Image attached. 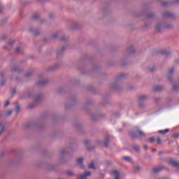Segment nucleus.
<instances>
[{"instance_id":"nucleus-5","label":"nucleus","mask_w":179,"mask_h":179,"mask_svg":"<svg viewBox=\"0 0 179 179\" xmlns=\"http://www.w3.org/2000/svg\"><path fill=\"white\" fill-rule=\"evenodd\" d=\"M11 72H20V71H22L20 69V67L16 66V65H14L11 67Z\"/></svg>"},{"instance_id":"nucleus-50","label":"nucleus","mask_w":179,"mask_h":179,"mask_svg":"<svg viewBox=\"0 0 179 179\" xmlns=\"http://www.w3.org/2000/svg\"><path fill=\"white\" fill-rule=\"evenodd\" d=\"M64 151H62V155H64Z\"/></svg>"},{"instance_id":"nucleus-21","label":"nucleus","mask_w":179,"mask_h":179,"mask_svg":"<svg viewBox=\"0 0 179 179\" xmlns=\"http://www.w3.org/2000/svg\"><path fill=\"white\" fill-rule=\"evenodd\" d=\"M154 90L155 92H160V90H162V87H155Z\"/></svg>"},{"instance_id":"nucleus-2","label":"nucleus","mask_w":179,"mask_h":179,"mask_svg":"<svg viewBox=\"0 0 179 179\" xmlns=\"http://www.w3.org/2000/svg\"><path fill=\"white\" fill-rule=\"evenodd\" d=\"M13 43H15V41L13 40H10L8 43L6 44L4 48L6 50H10V48H12V45H13Z\"/></svg>"},{"instance_id":"nucleus-44","label":"nucleus","mask_w":179,"mask_h":179,"mask_svg":"<svg viewBox=\"0 0 179 179\" xmlns=\"http://www.w3.org/2000/svg\"><path fill=\"white\" fill-rule=\"evenodd\" d=\"M83 59H87V56L85 55V56L83 57Z\"/></svg>"},{"instance_id":"nucleus-19","label":"nucleus","mask_w":179,"mask_h":179,"mask_svg":"<svg viewBox=\"0 0 179 179\" xmlns=\"http://www.w3.org/2000/svg\"><path fill=\"white\" fill-rule=\"evenodd\" d=\"M164 16V17H173V14L171 13H165Z\"/></svg>"},{"instance_id":"nucleus-41","label":"nucleus","mask_w":179,"mask_h":179,"mask_svg":"<svg viewBox=\"0 0 179 179\" xmlns=\"http://www.w3.org/2000/svg\"><path fill=\"white\" fill-rule=\"evenodd\" d=\"M0 76L3 78L5 76V73H3V72L0 73Z\"/></svg>"},{"instance_id":"nucleus-30","label":"nucleus","mask_w":179,"mask_h":179,"mask_svg":"<svg viewBox=\"0 0 179 179\" xmlns=\"http://www.w3.org/2000/svg\"><path fill=\"white\" fill-rule=\"evenodd\" d=\"M38 17H39L38 14H34V15H33V18H34V19H38Z\"/></svg>"},{"instance_id":"nucleus-7","label":"nucleus","mask_w":179,"mask_h":179,"mask_svg":"<svg viewBox=\"0 0 179 179\" xmlns=\"http://www.w3.org/2000/svg\"><path fill=\"white\" fill-rule=\"evenodd\" d=\"M6 129V127H5V124L0 123V135H2V134L5 132Z\"/></svg>"},{"instance_id":"nucleus-40","label":"nucleus","mask_w":179,"mask_h":179,"mask_svg":"<svg viewBox=\"0 0 179 179\" xmlns=\"http://www.w3.org/2000/svg\"><path fill=\"white\" fill-rule=\"evenodd\" d=\"M1 38H2L3 40H5V38H6V34L2 35V36H1Z\"/></svg>"},{"instance_id":"nucleus-38","label":"nucleus","mask_w":179,"mask_h":179,"mask_svg":"<svg viewBox=\"0 0 179 179\" xmlns=\"http://www.w3.org/2000/svg\"><path fill=\"white\" fill-rule=\"evenodd\" d=\"M8 106H9V102L8 101H6L5 104H4V107H8Z\"/></svg>"},{"instance_id":"nucleus-3","label":"nucleus","mask_w":179,"mask_h":179,"mask_svg":"<svg viewBox=\"0 0 179 179\" xmlns=\"http://www.w3.org/2000/svg\"><path fill=\"white\" fill-rule=\"evenodd\" d=\"M113 174L114 179H122L118 171H113Z\"/></svg>"},{"instance_id":"nucleus-13","label":"nucleus","mask_w":179,"mask_h":179,"mask_svg":"<svg viewBox=\"0 0 179 179\" xmlns=\"http://www.w3.org/2000/svg\"><path fill=\"white\" fill-rule=\"evenodd\" d=\"M84 146H85L87 149H90V141L86 140L85 141H84Z\"/></svg>"},{"instance_id":"nucleus-45","label":"nucleus","mask_w":179,"mask_h":179,"mask_svg":"<svg viewBox=\"0 0 179 179\" xmlns=\"http://www.w3.org/2000/svg\"><path fill=\"white\" fill-rule=\"evenodd\" d=\"M148 145H144V149H145V150H148Z\"/></svg>"},{"instance_id":"nucleus-29","label":"nucleus","mask_w":179,"mask_h":179,"mask_svg":"<svg viewBox=\"0 0 179 179\" xmlns=\"http://www.w3.org/2000/svg\"><path fill=\"white\" fill-rule=\"evenodd\" d=\"M157 143L158 145H162V140H160V138H157Z\"/></svg>"},{"instance_id":"nucleus-39","label":"nucleus","mask_w":179,"mask_h":179,"mask_svg":"<svg viewBox=\"0 0 179 179\" xmlns=\"http://www.w3.org/2000/svg\"><path fill=\"white\" fill-rule=\"evenodd\" d=\"M174 72V69H171L169 70V73L171 75Z\"/></svg>"},{"instance_id":"nucleus-48","label":"nucleus","mask_w":179,"mask_h":179,"mask_svg":"<svg viewBox=\"0 0 179 179\" xmlns=\"http://www.w3.org/2000/svg\"><path fill=\"white\" fill-rule=\"evenodd\" d=\"M174 138H177V136L176 134H173Z\"/></svg>"},{"instance_id":"nucleus-1","label":"nucleus","mask_w":179,"mask_h":179,"mask_svg":"<svg viewBox=\"0 0 179 179\" xmlns=\"http://www.w3.org/2000/svg\"><path fill=\"white\" fill-rule=\"evenodd\" d=\"M47 83H48V80L40 77L38 81V85L39 86H44V85H47Z\"/></svg>"},{"instance_id":"nucleus-25","label":"nucleus","mask_w":179,"mask_h":179,"mask_svg":"<svg viewBox=\"0 0 179 179\" xmlns=\"http://www.w3.org/2000/svg\"><path fill=\"white\" fill-rule=\"evenodd\" d=\"M15 110L17 113H20V106L19 105H17L15 108Z\"/></svg>"},{"instance_id":"nucleus-14","label":"nucleus","mask_w":179,"mask_h":179,"mask_svg":"<svg viewBox=\"0 0 179 179\" xmlns=\"http://www.w3.org/2000/svg\"><path fill=\"white\" fill-rule=\"evenodd\" d=\"M169 132H170V129H169L159 131V134H161L162 135H166V134H169Z\"/></svg>"},{"instance_id":"nucleus-4","label":"nucleus","mask_w":179,"mask_h":179,"mask_svg":"<svg viewBox=\"0 0 179 179\" xmlns=\"http://www.w3.org/2000/svg\"><path fill=\"white\" fill-rule=\"evenodd\" d=\"M169 164H171V166H173V167H179V163L173 160V159H170L169 161Z\"/></svg>"},{"instance_id":"nucleus-53","label":"nucleus","mask_w":179,"mask_h":179,"mask_svg":"<svg viewBox=\"0 0 179 179\" xmlns=\"http://www.w3.org/2000/svg\"><path fill=\"white\" fill-rule=\"evenodd\" d=\"M140 107H142V105H140Z\"/></svg>"},{"instance_id":"nucleus-27","label":"nucleus","mask_w":179,"mask_h":179,"mask_svg":"<svg viewBox=\"0 0 179 179\" xmlns=\"http://www.w3.org/2000/svg\"><path fill=\"white\" fill-rule=\"evenodd\" d=\"M90 106V103L87 102L84 105V108H87Z\"/></svg>"},{"instance_id":"nucleus-20","label":"nucleus","mask_w":179,"mask_h":179,"mask_svg":"<svg viewBox=\"0 0 179 179\" xmlns=\"http://www.w3.org/2000/svg\"><path fill=\"white\" fill-rule=\"evenodd\" d=\"M32 94L31 92H27V96L22 97V99H29V97H31Z\"/></svg>"},{"instance_id":"nucleus-12","label":"nucleus","mask_w":179,"mask_h":179,"mask_svg":"<svg viewBox=\"0 0 179 179\" xmlns=\"http://www.w3.org/2000/svg\"><path fill=\"white\" fill-rule=\"evenodd\" d=\"M65 50H66V48L65 47H62L57 50V54H58V55H61V54H62Z\"/></svg>"},{"instance_id":"nucleus-16","label":"nucleus","mask_w":179,"mask_h":179,"mask_svg":"<svg viewBox=\"0 0 179 179\" xmlns=\"http://www.w3.org/2000/svg\"><path fill=\"white\" fill-rule=\"evenodd\" d=\"M162 169L163 168H162V167L155 168V169H152V173H159V171H161Z\"/></svg>"},{"instance_id":"nucleus-31","label":"nucleus","mask_w":179,"mask_h":179,"mask_svg":"<svg viewBox=\"0 0 179 179\" xmlns=\"http://www.w3.org/2000/svg\"><path fill=\"white\" fill-rule=\"evenodd\" d=\"M55 16V15L54 14H52V13L49 14L50 19H54Z\"/></svg>"},{"instance_id":"nucleus-47","label":"nucleus","mask_w":179,"mask_h":179,"mask_svg":"<svg viewBox=\"0 0 179 179\" xmlns=\"http://www.w3.org/2000/svg\"><path fill=\"white\" fill-rule=\"evenodd\" d=\"M91 120H94L92 115H91Z\"/></svg>"},{"instance_id":"nucleus-49","label":"nucleus","mask_w":179,"mask_h":179,"mask_svg":"<svg viewBox=\"0 0 179 179\" xmlns=\"http://www.w3.org/2000/svg\"><path fill=\"white\" fill-rule=\"evenodd\" d=\"M164 6H166V3H163Z\"/></svg>"},{"instance_id":"nucleus-37","label":"nucleus","mask_w":179,"mask_h":179,"mask_svg":"<svg viewBox=\"0 0 179 179\" xmlns=\"http://www.w3.org/2000/svg\"><path fill=\"white\" fill-rule=\"evenodd\" d=\"M0 83H1V86H3V85H5V81L3 80H1L0 81Z\"/></svg>"},{"instance_id":"nucleus-23","label":"nucleus","mask_w":179,"mask_h":179,"mask_svg":"<svg viewBox=\"0 0 179 179\" xmlns=\"http://www.w3.org/2000/svg\"><path fill=\"white\" fill-rule=\"evenodd\" d=\"M57 37H58V33L57 32L53 34V35L52 36V40H54V38H57Z\"/></svg>"},{"instance_id":"nucleus-43","label":"nucleus","mask_w":179,"mask_h":179,"mask_svg":"<svg viewBox=\"0 0 179 179\" xmlns=\"http://www.w3.org/2000/svg\"><path fill=\"white\" fill-rule=\"evenodd\" d=\"M176 86V85L175 84V85H173V89H174V90H177V89H178Z\"/></svg>"},{"instance_id":"nucleus-42","label":"nucleus","mask_w":179,"mask_h":179,"mask_svg":"<svg viewBox=\"0 0 179 179\" xmlns=\"http://www.w3.org/2000/svg\"><path fill=\"white\" fill-rule=\"evenodd\" d=\"M15 92H16V90H13L11 91L12 94H15Z\"/></svg>"},{"instance_id":"nucleus-22","label":"nucleus","mask_w":179,"mask_h":179,"mask_svg":"<svg viewBox=\"0 0 179 179\" xmlns=\"http://www.w3.org/2000/svg\"><path fill=\"white\" fill-rule=\"evenodd\" d=\"M123 160H125V162H131V157H124Z\"/></svg>"},{"instance_id":"nucleus-9","label":"nucleus","mask_w":179,"mask_h":179,"mask_svg":"<svg viewBox=\"0 0 179 179\" xmlns=\"http://www.w3.org/2000/svg\"><path fill=\"white\" fill-rule=\"evenodd\" d=\"M84 160H85V159H83V158H79L77 160L78 166H79L81 169H83V165H82V163H83Z\"/></svg>"},{"instance_id":"nucleus-6","label":"nucleus","mask_w":179,"mask_h":179,"mask_svg":"<svg viewBox=\"0 0 179 179\" xmlns=\"http://www.w3.org/2000/svg\"><path fill=\"white\" fill-rule=\"evenodd\" d=\"M43 100V96L41 94L36 95L34 97V101L35 103H40Z\"/></svg>"},{"instance_id":"nucleus-18","label":"nucleus","mask_w":179,"mask_h":179,"mask_svg":"<svg viewBox=\"0 0 179 179\" xmlns=\"http://www.w3.org/2000/svg\"><path fill=\"white\" fill-rule=\"evenodd\" d=\"M67 40H69V36H63L61 38V41H66Z\"/></svg>"},{"instance_id":"nucleus-24","label":"nucleus","mask_w":179,"mask_h":179,"mask_svg":"<svg viewBox=\"0 0 179 179\" xmlns=\"http://www.w3.org/2000/svg\"><path fill=\"white\" fill-rule=\"evenodd\" d=\"M67 176H73V171H66Z\"/></svg>"},{"instance_id":"nucleus-51","label":"nucleus","mask_w":179,"mask_h":179,"mask_svg":"<svg viewBox=\"0 0 179 179\" xmlns=\"http://www.w3.org/2000/svg\"><path fill=\"white\" fill-rule=\"evenodd\" d=\"M163 54H167V52H163Z\"/></svg>"},{"instance_id":"nucleus-10","label":"nucleus","mask_w":179,"mask_h":179,"mask_svg":"<svg viewBox=\"0 0 179 179\" xmlns=\"http://www.w3.org/2000/svg\"><path fill=\"white\" fill-rule=\"evenodd\" d=\"M71 29H72L73 30H76L77 29H79V24H78V22L72 23Z\"/></svg>"},{"instance_id":"nucleus-36","label":"nucleus","mask_w":179,"mask_h":179,"mask_svg":"<svg viewBox=\"0 0 179 179\" xmlns=\"http://www.w3.org/2000/svg\"><path fill=\"white\" fill-rule=\"evenodd\" d=\"M145 99H146V96H140V100H145Z\"/></svg>"},{"instance_id":"nucleus-17","label":"nucleus","mask_w":179,"mask_h":179,"mask_svg":"<svg viewBox=\"0 0 179 179\" xmlns=\"http://www.w3.org/2000/svg\"><path fill=\"white\" fill-rule=\"evenodd\" d=\"M90 169H92V170H96V169H97V166H96L94 162H92L90 163Z\"/></svg>"},{"instance_id":"nucleus-32","label":"nucleus","mask_w":179,"mask_h":179,"mask_svg":"<svg viewBox=\"0 0 179 179\" xmlns=\"http://www.w3.org/2000/svg\"><path fill=\"white\" fill-rule=\"evenodd\" d=\"M155 141H156V139H155V138L152 137L149 139V141L152 143L155 142Z\"/></svg>"},{"instance_id":"nucleus-52","label":"nucleus","mask_w":179,"mask_h":179,"mask_svg":"<svg viewBox=\"0 0 179 179\" xmlns=\"http://www.w3.org/2000/svg\"><path fill=\"white\" fill-rule=\"evenodd\" d=\"M151 72H153V70H151Z\"/></svg>"},{"instance_id":"nucleus-8","label":"nucleus","mask_w":179,"mask_h":179,"mask_svg":"<svg viewBox=\"0 0 179 179\" xmlns=\"http://www.w3.org/2000/svg\"><path fill=\"white\" fill-rule=\"evenodd\" d=\"M138 136H145V134L143 131L138 130L136 132V135H134V138H138Z\"/></svg>"},{"instance_id":"nucleus-33","label":"nucleus","mask_w":179,"mask_h":179,"mask_svg":"<svg viewBox=\"0 0 179 179\" xmlns=\"http://www.w3.org/2000/svg\"><path fill=\"white\" fill-rule=\"evenodd\" d=\"M161 26L159 25H157V27H156V29L158 31H161L160 29H161Z\"/></svg>"},{"instance_id":"nucleus-35","label":"nucleus","mask_w":179,"mask_h":179,"mask_svg":"<svg viewBox=\"0 0 179 179\" xmlns=\"http://www.w3.org/2000/svg\"><path fill=\"white\" fill-rule=\"evenodd\" d=\"M12 114V110H8L6 113V115L9 116Z\"/></svg>"},{"instance_id":"nucleus-34","label":"nucleus","mask_w":179,"mask_h":179,"mask_svg":"<svg viewBox=\"0 0 179 179\" xmlns=\"http://www.w3.org/2000/svg\"><path fill=\"white\" fill-rule=\"evenodd\" d=\"M134 150H135L136 152H139V147L135 146V147H134Z\"/></svg>"},{"instance_id":"nucleus-46","label":"nucleus","mask_w":179,"mask_h":179,"mask_svg":"<svg viewBox=\"0 0 179 179\" xmlns=\"http://www.w3.org/2000/svg\"><path fill=\"white\" fill-rule=\"evenodd\" d=\"M136 170H141V168L139 166H137Z\"/></svg>"},{"instance_id":"nucleus-28","label":"nucleus","mask_w":179,"mask_h":179,"mask_svg":"<svg viewBox=\"0 0 179 179\" xmlns=\"http://www.w3.org/2000/svg\"><path fill=\"white\" fill-rule=\"evenodd\" d=\"M29 76H31V72H28L25 74L26 78H29Z\"/></svg>"},{"instance_id":"nucleus-11","label":"nucleus","mask_w":179,"mask_h":179,"mask_svg":"<svg viewBox=\"0 0 179 179\" xmlns=\"http://www.w3.org/2000/svg\"><path fill=\"white\" fill-rule=\"evenodd\" d=\"M89 176H90V172H87L84 175L80 176L78 179H86L87 177H89Z\"/></svg>"},{"instance_id":"nucleus-26","label":"nucleus","mask_w":179,"mask_h":179,"mask_svg":"<svg viewBox=\"0 0 179 179\" xmlns=\"http://www.w3.org/2000/svg\"><path fill=\"white\" fill-rule=\"evenodd\" d=\"M108 142H110V140H106V141H105V143H104V146L106 147V148H107V146H108Z\"/></svg>"},{"instance_id":"nucleus-15","label":"nucleus","mask_w":179,"mask_h":179,"mask_svg":"<svg viewBox=\"0 0 179 179\" xmlns=\"http://www.w3.org/2000/svg\"><path fill=\"white\" fill-rule=\"evenodd\" d=\"M15 52L17 54H22V52H23V48H22L21 47H17L15 49Z\"/></svg>"}]
</instances>
